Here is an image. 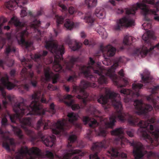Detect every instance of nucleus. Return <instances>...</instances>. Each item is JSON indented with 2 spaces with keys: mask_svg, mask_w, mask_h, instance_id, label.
<instances>
[{
  "mask_svg": "<svg viewBox=\"0 0 159 159\" xmlns=\"http://www.w3.org/2000/svg\"><path fill=\"white\" fill-rule=\"evenodd\" d=\"M63 88L65 91L67 93H68L70 91V88L69 86H67L65 85L63 86Z\"/></svg>",
  "mask_w": 159,
  "mask_h": 159,
  "instance_id": "09e8293b",
  "label": "nucleus"
},
{
  "mask_svg": "<svg viewBox=\"0 0 159 159\" xmlns=\"http://www.w3.org/2000/svg\"><path fill=\"white\" fill-rule=\"evenodd\" d=\"M127 134L130 137H132L134 135V131L133 130H129L126 131Z\"/></svg>",
  "mask_w": 159,
  "mask_h": 159,
  "instance_id": "37998d69",
  "label": "nucleus"
},
{
  "mask_svg": "<svg viewBox=\"0 0 159 159\" xmlns=\"http://www.w3.org/2000/svg\"><path fill=\"white\" fill-rule=\"evenodd\" d=\"M142 39L145 41V45L141 48L135 49L133 54L135 56L139 57H145L148 53L153 50H159V43L156 45H152L151 40L156 39L154 33L152 31L148 30L143 34L142 36Z\"/></svg>",
  "mask_w": 159,
  "mask_h": 159,
  "instance_id": "9d476101",
  "label": "nucleus"
},
{
  "mask_svg": "<svg viewBox=\"0 0 159 159\" xmlns=\"http://www.w3.org/2000/svg\"><path fill=\"white\" fill-rule=\"evenodd\" d=\"M46 25H47V26L46 27H48L50 25V24L49 23H48Z\"/></svg>",
  "mask_w": 159,
  "mask_h": 159,
  "instance_id": "bf43d9fd",
  "label": "nucleus"
},
{
  "mask_svg": "<svg viewBox=\"0 0 159 159\" xmlns=\"http://www.w3.org/2000/svg\"><path fill=\"white\" fill-rule=\"evenodd\" d=\"M12 130L14 134L16 135L21 140L24 139V135L22 134V131L17 127L12 126Z\"/></svg>",
  "mask_w": 159,
  "mask_h": 159,
  "instance_id": "c85d7f7f",
  "label": "nucleus"
},
{
  "mask_svg": "<svg viewBox=\"0 0 159 159\" xmlns=\"http://www.w3.org/2000/svg\"><path fill=\"white\" fill-rule=\"evenodd\" d=\"M109 145L108 141L104 140L100 142H95L93 144L91 148V150L94 152L93 154H91L89 156L90 159H100L98 154L103 148H107Z\"/></svg>",
  "mask_w": 159,
  "mask_h": 159,
  "instance_id": "f8f14e48",
  "label": "nucleus"
},
{
  "mask_svg": "<svg viewBox=\"0 0 159 159\" xmlns=\"http://www.w3.org/2000/svg\"><path fill=\"white\" fill-rule=\"evenodd\" d=\"M136 41V39L133 37L127 35L124 38L123 43L125 45H130L132 43L135 42Z\"/></svg>",
  "mask_w": 159,
  "mask_h": 159,
  "instance_id": "a878e982",
  "label": "nucleus"
},
{
  "mask_svg": "<svg viewBox=\"0 0 159 159\" xmlns=\"http://www.w3.org/2000/svg\"><path fill=\"white\" fill-rule=\"evenodd\" d=\"M142 80L144 83H149L152 80V77L150 75V72L147 70H144L143 74H140Z\"/></svg>",
  "mask_w": 159,
  "mask_h": 159,
  "instance_id": "5701e85b",
  "label": "nucleus"
},
{
  "mask_svg": "<svg viewBox=\"0 0 159 159\" xmlns=\"http://www.w3.org/2000/svg\"><path fill=\"white\" fill-rule=\"evenodd\" d=\"M68 11L70 14H73L75 11L74 8L72 7H70Z\"/></svg>",
  "mask_w": 159,
  "mask_h": 159,
  "instance_id": "de8ad7c7",
  "label": "nucleus"
},
{
  "mask_svg": "<svg viewBox=\"0 0 159 159\" xmlns=\"http://www.w3.org/2000/svg\"><path fill=\"white\" fill-rule=\"evenodd\" d=\"M146 2L152 5H153L154 4V0H146Z\"/></svg>",
  "mask_w": 159,
  "mask_h": 159,
  "instance_id": "3c124183",
  "label": "nucleus"
},
{
  "mask_svg": "<svg viewBox=\"0 0 159 159\" xmlns=\"http://www.w3.org/2000/svg\"><path fill=\"white\" fill-rule=\"evenodd\" d=\"M124 10L122 9H118L117 11L118 14H122L124 12Z\"/></svg>",
  "mask_w": 159,
  "mask_h": 159,
  "instance_id": "603ef678",
  "label": "nucleus"
},
{
  "mask_svg": "<svg viewBox=\"0 0 159 159\" xmlns=\"http://www.w3.org/2000/svg\"><path fill=\"white\" fill-rule=\"evenodd\" d=\"M44 76L46 80L49 81L52 79V83L53 84L56 83L59 77V74H54L49 67H47L44 69Z\"/></svg>",
  "mask_w": 159,
  "mask_h": 159,
  "instance_id": "2eb2a0df",
  "label": "nucleus"
},
{
  "mask_svg": "<svg viewBox=\"0 0 159 159\" xmlns=\"http://www.w3.org/2000/svg\"><path fill=\"white\" fill-rule=\"evenodd\" d=\"M64 25L67 29L70 30L74 27V24L71 20L67 19L66 22L64 24Z\"/></svg>",
  "mask_w": 159,
  "mask_h": 159,
  "instance_id": "473e14b6",
  "label": "nucleus"
},
{
  "mask_svg": "<svg viewBox=\"0 0 159 159\" xmlns=\"http://www.w3.org/2000/svg\"><path fill=\"white\" fill-rule=\"evenodd\" d=\"M73 96L70 94H67L64 96V102L67 106L71 107L73 110H76L80 108L79 105L74 104V100L73 99Z\"/></svg>",
  "mask_w": 159,
  "mask_h": 159,
  "instance_id": "412c9836",
  "label": "nucleus"
},
{
  "mask_svg": "<svg viewBox=\"0 0 159 159\" xmlns=\"http://www.w3.org/2000/svg\"><path fill=\"white\" fill-rule=\"evenodd\" d=\"M136 95L137 96H139V93L138 92H136Z\"/></svg>",
  "mask_w": 159,
  "mask_h": 159,
  "instance_id": "13d9d810",
  "label": "nucleus"
},
{
  "mask_svg": "<svg viewBox=\"0 0 159 159\" xmlns=\"http://www.w3.org/2000/svg\"><path fill=\"white\" fill-rule=\"evenodd\" d=\"M22 93H24V92H23V91L22 90Z\"/></svg>",
  "mask_w": 159,
  "mask_h": 159,
  "instance_id": "69168bd1",
  "label": "nucleus"
},
{
  "mask_svg": "<svg viewBox=\"0 0 159 159\" xmlns=\"http://www.w3.org/2000/svg\"><path fill=\"white\" fill-rule=\"evenodd\" d=\"M27 2V0H10L5 3V5L7 8L11 10L16 9L17 7L22 8L21 16L24 17L27 15V9L22 6L26 4Z\"/></svg>",
  "mask_w": 159,
  "mask_h": 159,
  "instance_id": "9b49d317",
  "label": "nucleus"
},
{
  "mask_svg": "<svg viewBox=\"0 0 159 159\" xmlns=\"http://www.w3.org/2000/svg\"><path fill=\"white\" fill-rule=\"evenodd\" d=\"M100 49L102 52L104 54L106 53L108 57L114 56L116 51V48L110 44L105 47L101 45Z\"/></svg>",
  "mask_w": 159,
  "mask_h": 159,
  "instance_id": "aec40b11",
  "label": "nucleus"
},
{
  "mask_svg": "<svg viewBox=\"0 0 159 159\" xmlns=\"http://www.w3.org/2000/svg\"><path fill=\"white\" fill-rule=\"evenodd\" d=\"M7 138L8 139L9 143L7 141L4 142L2 143V146L7 151H10L11 149L10 144L11 145H15V143L14 139H10L8 137Z\"/></svg>",
  "mask_w": 159,
  "mask_h": 159,
  "instance_id": "bb28decb",
  "label": "nucleus"
},
{
  "mask_svg": "<svg viewBox=\"0 0 159 159\" xmlns=\"http://www.w3.org/2000/svg\"><path fill=\"white\" fill-rule=\"evenodd\" d=\"M48 53L47 51H43L41 53L38 52L34 54L30 55L31 58L37 63L38 65L37 66V67L38 70V72L39 73H40V70L42 68V63L44 57L47 55Z\"/></svg>",
  "mask_w": 159,
  "mask_h": 159,
  "instance_id": "4468645a",
  "label": "nucleus"
},
{
  "mask_svg": "<svg viewBox=\"0 0 159 159\" xmlns=\"http://www.w3.org/2000/svg\"><path fill=\"white\" fill-rule=\"evenodd\" d=\"M6 40L4 39H2L0 40V49H2L3 46L5 44Z\"/></svg>",
  "mask_w": 159,
  "mask_h": 159,
  "instance_id": "c03bdc74",
  "label": "nucleus"
},
{
  "mask_svg": "<svg viewBox=\"0 0 159 159\" xmlns=\"http://www.w3.org/2000/svg\"><path fill=\"white\" fill-rule=\"evenodd\" d=\"M16 74V71L15 69H13L11 70L10 72V76L14 78Z\"/></svg>",
  "mask_w": 159,
  "mask_h": 159,
  "instance_id": "49530a36",
  "label": "nucleus"
},
{
  "mask_svg": "<svg viewBox=\"0 0 159 159\" xmlns=\"http://www.w3.org/2000/svg\"><path fill=\"white\" fill-rule=\"evenodd\" d=\"M5 134L4 132L2 130V129L0 128V134L4 136Z\"/></svg>",
  "mask_w": 159,
  "mask_h": 159,
  "instance_id": "4d7b16f0",
  "label": "nucleus"
},
{
  "mask_svg": "<svg viewBox=\"0 0 159 159\" xmlns=\"http://www.w3.org/2000/svg\"><path fill=\"white\" fill-rule=\"evenodd\" d=\"M58 6L61 8L60 9L62 12H64L65 13H66L68 12L67 7L64 4L61 3H59Z\"/></svg>",
  "mask_w": 159,
  "mask_h": 159,
  "instance_id": "58836bf2",
  "label": "nucleus"
},
{
  "mask_svg": "<svg viewBox=\"0 0 159 159\" xmlns=\"http://www.w3.org/2000/svg\"><path fill=\"white\" fill-rule=\"evenodd\" d=\"M2 107H1V104L0 103V110H1L2 109Z\"/></svg>",
  "mask_w": 159,
  "mask_h": 159,
  "instance_id": "680f3d73",
  "label": "nucleus"
},
{
  "mask_svg": "<svg viewBox=\"0 0 159 159\" xmlns=\"http://www.w3.org/2000/svg\"><path fill=\"white\" fill-rule=\"evenodd\" d=\"M157 5L159 6V1H158L157 2Z\"/></svg>",
  "mask_w": 159,
  "mask_h": 159,
  "instance_id": "052dcab7",
  "label": "nucleus"
},
{
  "mask_svg": "<svg viewBox=\"0 0 159 159\" xmlns=\"http://www.w3.org/2000/svg\"><path fill=\"white\" fill-rule=\"evenodd\" d=\"M77 136L74 134L70 135L68 138L70 141L67 145L66 153L59 159H80L84 153L79 150L74 149L71 143L76 140ZM16 159H35V157H46L49 159H53L54 156L48 150L43 152L38 148L32 147L30 149L26 146L22 147L15 153Z\"/></svg>",
  "mask_w": 159,
  "mask_h": 159,
  "instance_id": "20e7f679",
  "label": "nucleus"
},
{
  "mask_svg": "<svg viewBox=\"0 0 159 159\" xmlns=\"http://www.w3.org/2000/svg\"><path fill=\"white\" fill-rule=\"evenodd\" d=\"M9 79L8 76L7 74L0 79L1 84H0V91L4 98V100H2L4 107L6 108V105L8 103L6 100L7 99L11 104L13 110L15 113L13 115L9 114L11 122L15 123L16 120H19L20 123L21 127L30 137L31 141L33 143L41 139L47 146L51 147L55 143L56 136L52 135L46 137L42 133V130L50 128L54 134H66V130L71 127L70 125H69L67 120L65 119L58 120L57 123H53L50 120L45 122L41 119L38 121L36 124V128L39 131L37 135L28 127L32 126L31 119L25 117L21 119V117L24 115H44L46 111L43 108L41 103L46 104L48 102L43 95H41L39 91L35 92L32 95V99L33 100L29 106L26 105L25 100L23 98H21V102H19L14 96H6V92L4 90V87L8 90H11L16 86L14 84L9 81Z\"/></svg>",
  "mask_w": 159,
  "mask_h": 159,
  "instance_id": "f257e3e1",
  "label": "nucleus"
},
{
  "mask_svg": "<svg viewBox=\"0 0 159 159\" xmlns=\"http://www.w3.org/2000/svg\"><path fill=\"white\" fill-rule=\"evenodd\" d=\"M20 61L24 66L20 73L21 80L29 81L28 83L22 84V86L24 90L28 91L31 85L34 87H36L37 82L36 78H34L33 71L30 70L32 65L29 63L30 60L23 57L20 59Z\"/></svg>",
  "mask_w": 159,
  "mask_h": 159,
  "instance_id": "1a4fd4ad",
  "label": "nucleus"
},
{
  "mask_svg": "<svg viewBox=\"0 0 159 159\" xmlns=\"http://www.w3.org/2000/svg\"><path fill=\"white\" fill-rule=\"evenodd\" d=\"M148 88L151 89L152 94L147 97V100L152 104L154 107L158 108L159 107V102L153 97L152 94H156L158 91H159V86H154L152 88L148 87Z\"/></svg>",
  "mask_w": 159,
  "mask_h": 159,
  "instance_id": "6ab92c4d",
  "label": "nucleus"
},
{
  "mask_svg": "<svg viewBox=\"0 0 159 159\" xmlns=\"http://www.w3.org/2000/svg\"><path fill=\"white\" fill-rule=\"evenodd\" d=\"M16 52V48L12 43L8 44L4 50V52L6 55V60L7 65L9 66H12L14 64V61L12 59H9L8 58L9 54L11 53H15Z\"/></svg>",
  "mask_w": 159,
  "mask_h": 159,
  "instance_id": "f3484780",
  "label": "nucleus"
},
{
  "mask_svg": "<svg viewBox=\"0 0 159 159\" xmlns=\"http://www.w3.org/2000/svg\"><path fill=\"white\" fill-rule=\"evenodd\" d=\"M1 20H0V34H2V26L3 25V24L6 21V20L4 19L2 22H1Z\"/></svg>",
  "mask_w": 159,
  "mask_h": 159,
  "instance_id": "a18cd8bd",
  "label": "nucleus"
},
{
  "mask_svg": "<svg viewBox=\"0 0 159 159\" xmlns=\"http://www.w3.org/2000/svg\"><path fill=\"white\" fill-rule=\"evenodd\" d=\"M1 124L2 127L3 128H5L8 125L7 120L6 117H4L2 118Z\"/></svg>",
  "mask_w": 159,
  "mask_h": 159,
  "instance_id": "e433bc0d",
  "label": "nucleus"
},
{
  "mask_svg": "<svg viewBox=\"0 0 159 159\" xmlns=\"http://www.w3.org/2000/svg\"><path fill=\"white\" fill-rule=\"evenodd\" d=\"M142 26L144 28V29L145 30L151 28L152 27L151 24L148 22L144 23L142 25Z\"/></svg>",
  "mask_w": 159,
  "mask_h": 159,
  "instance_id": "4c0bfd02",
  "label": "nucleus"
},
{
  "mask_svg": "<svg viewBox=\"0 0 159 159\" xmlns=\"http://www.w3.org/2000/svg\"><path fill=\"white\" fill-rule=\"evenodd\" d=\"M157 98H158V99L159 98V96H157Z\"/></svg>",
  "mask_w": 159,
  "mask_h": 159,
  "instance_id": "e2e57ef3",
  "label": "nucleus"
},
{
  "mask_svg": "<svg viewBox=\"0 0 159 159\" xmlns=\"http://www.w3.org/2000/svg\"><path fill=\"white\" fill-rule=\"evenodd\" d=\"M55 105L53 103H52L49 106V109L52 114L55 113L56 110L55 109Z\"/></svg>",
  "mask_w": 159,
  "mask_h": 159,
  "instance_id": "79ce46f5",
  "label": "nucleus"
},
{
  "mask_svg": "<svg viewBox=\"0 0 159 159\" xmlns=\"http://www.w3.org/2000/svg\"><path fill=\"white\" fill-rule=\"evenodd\" d=\"M120 93L125 95H131L134 94L133 91L129 89H122L120 90Z\"/></svg>",
  "mask_w": 159,
  "mask_h": 159,
  "instance_id": "f704fd0d",
  "label": "nucleus"
},
{
  "mask_svg": "<svg viewBox=\"0 0 159 159\" xmlns=\"http://www.w3.org/2000/svg\"><path fill=\"white\" fill-rule=\"evenodd\" d=\"M85 3L89 8H90L96 6L97 0H85Z\"/></svg>",
  "mask_w": 159,
  "mask_h": 159,
  "instance_id": "2f4dec72",
  "label": "nucleus"
},
{
  "mask_svg": "<svg viewBox=\"0 0 159 159\" xmlns=\"http://www.w3.org/2000/svg\"><path fill=\"white\" fill-rule=\"evenodd\" d=\"M134 106L135 109L138 110L137 113L138 115H143L146 116H147L148 111H151L153 107L149 104H143L141 100H136L134 103Z\"/></svg>",
  "mask_w": 159,
  "mask_h": 159,
  "instance_id": "ddd939ff",
  "label": "nucleus"
},
{
  "mask_svg": "<svg viewBox=\"0 0 159 159\" xmlns=\"http://www.w3.org/2000/svg\"><path fill=\"white\" fill-rule=\"evenodd\" d=\"M94 43H92V45H94Z\"/></svg>",
  "mask_w": 159,
  "mask_h": 159,
  "instance_id": "0e129e2a",
  "label": "nucleus"
},
{
  "mask_svg": "<svg viewBox=\"0 0 159 159\" xmlns=\"http://www.w3.org/2000/svg\"><path fill=\"white\" fill-rule=\"evenodd\" d=\"M97 85L95 82H89L84 80L81 81L79 86L75 85H73L72 92L79 94L78 95V98L83 99V103L84 107L89 105V107L86 109V111L87 113L92 115H94L97 111L96 107L93 105L89 104L87 99L89 94L85 89L88 87L95 88Z\"/></svg>",
  "mask_w": 159,
  "mask_h": 159,
  "instance_id": "6e6552de",
  "label": "nucleus"
},
{
  "mask_svg": "<svg viewBox=\"0 0 159 159\" xmlns=\"http://www.w3.org/2000/svg\"><path fill=\"white\" fill-rule=\"evenodd\" d=\"M105 91V95H101L97 101L100 103L104 105L107 104L108 102H110L116 109V115L111 116L109 119L105 118L102 121V123H104L103 127L100 126L96 120L90 121L89 117L83 116L82 120L83 122L86 125L89 122V125L90 128L87 133L86 137L89 140H92L93 132L99 136H106V130L105 128H112L117 117L122 122L127 121L131 126L139 127V130L146 141L153 146H158L159 144V128H157L154 131H152L154 129L153 125H149L150 124L155 122V119L151 118L144 121L140 120L138 116L124 112L122 111L120 94L112 92L109 89H106Z\"/></svg>",
  "mask_w": 159,
  "mask_h": 159,
  "instance_id": "f03ea898",
  "label": "nucleus"
},
{
  "mask_svg": "<svg viewBox=\"0 0 159 159\" xmlns=\"http://www.w3.org/2000/svg\"><path fill=\"white\" fill-rule=\"evenodd\" d=\"M80 36L82 38H85L86 37L85 33L84 32H82L80 33Z\"/></svg>",
  "mask_w": 159,
  "mask_h": 159,
  "instance_id": "5fc2aeb1",
  "label": "nucleus"
},
{
  "mask_svg": "<svg viewBox=\"0 0 159 159\" xmlns=\"http://www.w3.org/2000/svg\"><path fill=\"white\" fill-rule=\"evenodd\" d=\"M84 19L86 23L90 25L92 24L94 20V19L92 16L90 12H88L86 14L84 18Z\"/></svg>",
  "mask_w": 159,
  "mask_h": 159,
  "instance_id": "c756f323",
  "label": "nucleus"
},
{
  "mask_svg": "<svg viewBox=\"0 0 159 159\" xmlns=\"http://www.w3.org/2000/svg\"><path fill=\"white\" fill-rule=\"evenodd\" d=\"M143 86V84L140 83H134L132 84V89L135 91H139Z\"/></svg>",
  "mask_w": 159,
  "mask_h": 159,
  "instance_id": "c9c22d12",
  "label": "nucleus"
},
{
  "mask_svg": "<svg viewBox=\"0 0 159 159\" xmlns=\"http://www.w3.org/2000/svg\"><path fill=\"white\" fill-rule=\"evenodd\" d=\"M55 18L57 22V30L54 29V31L57 36L58 33L60 32V30L59 28V25L63 23L64 18L62 16H59L58 15H56Z\"/></svg>",
  "mask_w": 159,
  "mask_h": 159,
  "instance_id": "4be33fe9",
  "label": "nucleus"
},
{
  "mask_svg": "<svg viewBox=\"0 0 159 159\" xmlns=\"http://www.w3.org/2000/svg\"><path fill=\"white\" fill-rule=\"evenodd\" d=\"M68 43L70 48L74 51L78 50L80 47L79 43L74 39L69 40Z\"/></svg>",
  "mask_w": 159,
  "mask_h": 159,
  "instance_id": "b1692460",
  "label": "nucleus"
},
{
  "mask_svg": "<svg viewBox=\"0 0 159 159\" xmlns=\"http://www.w3.org/2000/svg\"><path fill=\"white\" fill-rule=\"evenodd\" d=\"M123 133L124 130L122 128H116L111 132L112 135L116 136L114 143L116 145H120L123 148L126 144L129 143L133 147V153L135 159H140L146 154L149 159L151 157L159 158V154L151 151L148 152L144 150V147L141 143L134 140L129 141L123 136Z\"/></svg>",
  "mask_w": 159,
  "mask_h": 159,
  "instance_id": "39448f33",
  "label": "nucleus"
},
{
  "mask_svg": "<svg viewBox=\"0 0 159 159\" xmlns=\"http://www.w3.org/2000/svg\"><path fill=\"white\" fill-rule=\"evenodd\" d=\"M67 117L68 118V121L71 125H75L76 131L78 132L81 131L82 124L81 123H75V122L77 120L79 117L78 114L73 112H70L68 113Z\"/></svg>",
  "mask_w": 159,
  "mask_h": 159,
  "instance_id": "dca6fc26",
  "label": "nucleus"
},
{
  "mask_svg": "<svg viewBox=\"0 0 159 159\" xmlns=\"http://www.w3.org/2000/svg\"><path fill=\"white\" fill-rule=\"evenodd\" d=\"M3 29L4 30H8L10 29V27L8 25L5 26H4Z\"/></svg>",
  "mask_w": 159,
  "mask_h": 159,
  "instance_id": "6e6d98bb",
  "label": "nucleus"
},
{
  "mask_svg": "<svg viewBox=\"0 0 159 159\" xmlns=\"http://www.w3.org/2000/svg\"><path fill=\"white\" fill-rule=\"evenodd\" d=\"M151 14L154 15L155 16H154V19L157 21H159V16L157 15V13L159 11V9L158 8L155 7L153 9H151Z\"/></svg>",
  "mask_w": 159,
  "mask_h": 159,
  "instance_id": "72a5a7b5",
  "label": "nucleus"
},
{
  "mask_svg": "<svg viewBox=\"0 0 159 159\" xmlns=\"http://www.w3.org/2000/svg\"><path fill=\"white\" fill-rule=\"evenodd\" d=\"M43 12V10L41 8L36 15L33 14L31 11L29 13V15L31 20L29 26L26 28V29L18 33L16 36V39L19 44L24 45L26 48L30 47L33 43L31 42L26 41L25 39L30 33H36L35 38L38 41L40 40L41 36V32L38 29L40 25V21L37 20V17L41 15Z\"/></svg>",
  "mask_w": 159,
  "mask_h": 159,
  "instance_id": "423d86ee",
  "label": "nucleus"
},
{
  "mask_svg": "<svg viewBox=\"0 0 159 159\" xmlns=\"http://www.w3.org/2000/svg\"><path fill=\"white\" fill-rule=\"evenodd\" d=\"M9 23L13 24L16 27H22L24 26V25L20 22L17 18L13 17L9 21Z\"/></svg>",
  "mask_w": 159,
  "mask_h": 159,
  "instance_id": "cd10ccee",
  "label": "nucleus"
},
{
  "mask_svg": "<svg viewBox=\"0 0 159 159\" xmlns=\"http://www.w3.org/2000/svg\"><path fill=\"white\" fill-rule=\"evenodd\" d=\"M48 89L50 91L56 90L57 89V86H54L52 84H48Z\"/></svg>",
  "mask_w": 159,
  "mask_h": 159,
  "instance_id": "a19ab883",
  "label": "nucleus"
},
{
  "mask_svg": "<svg viewBox=\"0 0 159 159\" xmlns=\"http://www.w3.org/2000/svg\"><path fill=\"white\" fill-rule=\"evenodd\" d=\"M118 74L121 77H123L124 76V71L123 69H121L118 73Z\"/></svg>",
  "mask_w": 159,
  "mask_h": 159,
  "instance_id": "8fccbe9b",
  "label": "nucleus"
},
{
  "mask_svg": "<svg viewBox=\"0 0 159 159\" xmlns=\"http://www.w3.org/2000/svg\"><path fill=\"white\" fill-rule=\"evenodd\" d=\"M138 9L142 10V14L144 16V19L147 21L150 20L148 17L149 14H151V9H149L148 5L143 4L137 3L136 4L134 5L130 8H125L126 14L128 15L117 21V24L114 26V29L116 30H118L123 26H130L134 25V21L133 19L129 17L130 15H134L136 11Z\"/></svg>",
  "mask_w": 159,
  "mask_h": 159,
  "instance_id": "0eeeda50",
  "label": "nucleus"
},
{
  "mask_svg": "<svg viewBox=\"0 0 159 159\" xmlns=\"http://www.w3.org/2000/svg\"><path fill=\"white\" fill-rule=\"evenodd\" d=\"M103 63L105 65L108 66L111 63V59L107 58H105V60L102 61Z\"/></svg>",
  "mask_w": 159,
  "mask_h": 159,
  "instance_id": "ea45409f",
  "label": "nucleus"
},
{
  "mask_svg": "<svg viewBox=\"0 0 159 159\" xmlns=\"http://www.w3.org/2000/svg\"><path fill=\"white\" fill-rule=\"evenodd\" d=\"M45 47L54 55V61L52 60L50 62V63H53V69L58 72H64L65 70L72 71L73 75L70 76L67 80L68 82H74L77 77L76 73L77 70H75L74 66L75 63L78 61L79 57L72 56L69 61L64 60L63 55L65 53V48L63 45H58L52 37L49 40L45 41ZM89 59L88 66H76L77 70H79L83 74L88 80L93 82L98 81L100 84H107V79L104 75H106L110 78L118 88H122L128 84L127 79L120 78L113 73L114 70L119 66V63L123 62L121 57L116 58L111 68L108 70L98 64H96L92 57H89Z\"/></svg>",
  "mask_w": 159,
  "mask_h": 159,
  "instance_id": "7ed1b4c3",
  "label": "nucleus"
},
{
  "mask_svg": "<svg viewBox=\"0 0 159 159\" xmlns=\"http://www.w3.org/2000/svg\"><path fill=\"white\" fill-rule=\"evenodd\" d=\"M107 153L108 156L111 157V159L115 158L117 159L119 157L125 159L127 157L126 154L120 152L119 150L117 148H112L111 149L108 151Z\"/></svg>",
  "mask_w": 159,
  "mask_h": 159,
  "instance_id": "a211bd4d",
  "label": "nucleus"
},
{
  "mask_svg": "<svg viewBox=\"0 0 159 159\" xmlns=\"http://www.w3.org/2000/svg\"><path fill=\"white\" fill-rule=\"evenodd\" d=\"M97 30L98 33L101 35L102 39H105L107 38V33L103 27H98Z\"/></svg>",
  "mask_w": 159,
  "mask_h": 159,
  "instance_id": "7c9ffc66",
  "label": "nucleus"
},
{
  "mask_svg": "<svg viewBox=\"0 0 159 159\" xmlns=\"http://www.w3.org/2000/svg\"><path fill=\"white\" fill-rule=\"evenodd\" d=\"M84 44L85 45H91V44H90V43L89 42L88 40H87V39H85L84 40Z\"/></svg>",
  "mask_w": 159,
  "mask_h": 159,
  "instance_id": "864d4df0",
  "label": "nucleus"
},
{
  "mask_svg": "<svg viewBox=\"0 0 159 159\" xmlns=\"http://www.w3.org/2000/svg\"><path fill=\"white\" fill-rule=\"evenodd\" d=\"M95 14L99 18H103L105 17V12L104 8L101 7H97L95 10Z\"/></svg>",
  "mask_w": 159,
  "mask_h": 159,
  "instance_id": "393cba45",
  "label": "nucleus"
}]
</instances>
